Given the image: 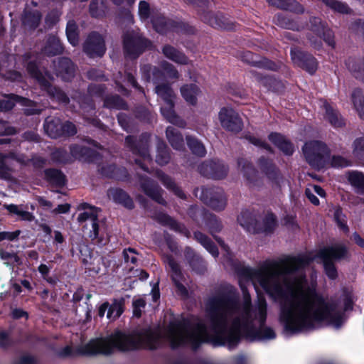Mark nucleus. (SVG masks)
Segmentation results:
<instances>
[{"mask_svg": "<svg viewBox=\"0 0 364 364\" xmlns=\"http://www.w3.org/2000/svg\"><path fill=\"white\" fill-rule=\"evenodd\" d=\"M242 300L220 294L210 298L206 304L208 326L200 319L173 322L164 329L141 328L129 333L117 331V350L122 352L140 348L156 349L168 341L172 348L188 346L196 348L210 341L217 346L234 348L241 337L250 340H272L274 330L265 326L267 302L262 296L252 303L250 294L240 283Z\"/></svg>", "mask_w": 364, "mask_h": 364, "instance_id": "f257e3e1", "label": "nucleus"}, {"mask_svg": "<svg viewBox=\"0 0 364 364\" xmlns=\"http://www.w3.org/2000/svg\"><path fill=\"white\" fill-rule=\"evenodd\" d=\"M309 263L305 256L289 257L248 272L255 287L258 284L279 303V321L288 335L312 331L323 324L339 328L343 323L336 306L318 294L316 279H306L303 270Z\"/></svg>", "mask_w": 364, "mask_h": 364, "instance_id": "f03ea898", "label": "nucleus"}, {"mask_svg": "<svg viewBox=\"0 0 364 364\" xmlns=\"http://www.w3.org/2000/svg\"><path fill=\"white\" fill-rule=\"evenodd\" d=\"M142 70L143 77H144L147 82L153 81L155 85V92L163 101V104L161 107L162 115L169 122L180 127H184L186 125L185 121L178 117L175 114L173 109L176 94L169 84L161 80V77H163V75L156 68H152L150 66H144Z\"/></svg>", "mask_w": 364, "mask_h": 364, "instance_id": "7ed1b4c3", "label": "nucleus"}, {"mask_svg": "<svg viewBox=\"0 0 364 364\" xmlns=\"http://www.w3.org/2000/svg\"><path fill=\"white\" fill-rule=\"evenodd\" d=\"M347 255L346 248L342 245H335L319 250L318 257L321 259L325 273L330 279H336L338 277L333 262L346 258Z\"/></svg>", "mask_w": 364, "mask_h": 364, "instance_id": "20e7f679", "label": "nucleus"}, {"mask_svg": "<svg viewBox=\"0 0 364 364\" xmlns=\"http://www.w3.org/2000/svg\"><path fill=\"white\" fill-rule=\"evenodd\" d=\"M303 153L308 163L316 168L323 167L329 159V150L321 141H311L304 144Z\"/></svg>", "mask_w": 364, "mask_h": 364, "instance_id": "39448f33", "label": "nucleus"}, {"mask_svg": "<svg viewBox=\"0 0 364 364\" xmlns=\"http://www.w3.org/2000/svg\"><path fill=\"white\" fill-rule=\"evenodd\" d=\"M239 223L248 232H270L276 225L274 215L267 213L262 220L253 218L247 213H242L237 218Z\"/></svg>", "mask_w": 364, "mask_h": 364, "instance_id": "423d86ee", "label": "nucleus"}, {"mask_svg": "<svg viewBox=\"0 0 364 364\" xmlns=\"http://www.w3.org/2000/svg\"><path fill=\"white\" fill-rule=\"evenodd\" d=\"M150 42L142 38L136 31H128L124 36V48L127 55L131 58H136L144 48L150 46Z\"/></svg>", "mask_w": 364, "mask_h": 364, "instance_id": "0eeeda50", "label": "nucleus"}, {"mask_svg": "<svg viewBox=\"0 0 364 364\" xmlns=\"http://www.w3.org/2000/svg\"><path fill=\"white\" fill-rule=\"evenodd\" d=\"M85 210L79 214L77 220L80 223H85L83 228L88 230L89 237L95 239L98 235V209L89 206L87 204L83 205Z\"/></svg>", "mask_w": 364, "mask_h": 364, "instance_id": "6e6552de", "label": "nucleus"}, {"mask_svg": "<svg viewBox=\"0 0 364 364\" xmlns=\"http://www.w3.org/2000/svg\"><path fill=\"white\" fill-rule=\"evenodd\" d=\"M221 126L226 130L237 132L242 129V121L237 113L231 107H223L218 113Z\"/></svg>", "mask_w": 364, "mask_h": 364, "instance_id": "1a4fd4ad", "label": "nucleus"}, {"mask_svg": "<svg viewBox=\"0 0 364 364\" xmlns=\"http://www.w3.org/2000/svg\"><path fill=\"white\" fill-rule=\"evenodd\" d=\"M106 50L105 41L98 33L93 32L84 44V51L91 58L102 57Z\"/></svg>", "mask_w": 364, "mask_h": 364, "instance_id": "9d476101", "label": "nucleus"}, {"mask_svg": "<svg viewBox=\"0 0 364 364\" xmlns=\"http://www.w3.org/2000/svg\"><path fill=\"white\" fill-rule=\"evenodd\" d=\"M198 170L202 175L215 179H221L228 173V168L220 161L203 163L199 166Z\"/></svg>", "mask_w": 364, "mask_h": 364, "instance_id": "9b49d317", "label": "nucleus"}, {"mask_svg": "<svg viewBox=\"0 0 364 364\" xmlns=\"http://www.w3.org/2000/svg\"><path fill=\"white\" fill-rule=\"evenodd\" d=\"M15 102L21 103L22 105L26 107H32L33 102L28 99L12 95L11 96L5 97L3 100H0V111H7L11 109L15 105ZM42 109L27 107L24 112L26 114H35L41 112Z\"/></svg>", "mask_w": 364, "mask_h": 364, "instance_id": "f8f14e48", "label": "nucleus"}, {"mask_svg": "<svg viewBox=\"0 0 364 364\" xmlns=\"http://www.w3.org/2000/svg\"><path fill=\"white\" fill-rule=\"evenodd\" d=\"M291 60L294 64L313 74L317 68L316 59L309 54L305 53L297 48L291 50Z\"/></svg>", "mask_w": 364, "mask_h": 364, "instance_id": "ddd939ff", "label": "nucleus"}, {"mask_svg": "<svg viewBox=\"0 0 364 364\" xmlns=\"http://www.w3.org/2000/svg\"><path fill=\"white\" fill-rule=\"evenodd\" d=\"M200 18L205 23L210 25L212 27L224 29H232L233 28L230 21L221 14L203 11L200 14Z\"/></svg>", "mask_w": 364, "mask_h": 364, "instance_id": "4468645a", "label": "nucleus"}, {"mask_svg": "<svg viewBox=\"0 0 364 364\" xmlns=\"http://www.w3.org/2000/svg\"><path fill=\"white\" fill-rule=\"evenodd\" d=\"M166 262L167 263L168 267L171 272V278L177 287L179 293L181 295H186L187 290L186 288L183 285L181 282L183 281V276L181 272L180 267L178 264L176 262V261L170 257H167L166 259Z\"/></svg>", "mask_w": 364, "mask_h": 364, "instance_id": "2eb2a0df", "label": "nucleus"}, {"mask_svg": "<svg viewBox=\"0 0 364 364\" xmlns=\"http://www.w3.org/2000/svg\"><path fill=\"white\" fill-rule=\"evenodd\" d=\"M321 107L325 110V119L334 127H341L344 122L338 112L335 110L327 102L321 100Z\"/></svg>", "mask_w": 364, "mask_h": 364, "instance_id": "dca6fc26", "label": "nucleus"}, {"mask_svg": "<svg viewBox=\"0 0 364 364\" xmlns=\"http://www.w3.org/2000/svg\"><path fill=\"white\" fill-rule=\"evenodd\" d=\"M181 95L184 100L189 105H196L198 97L201 91L198 85L195 84H186L180 89Z\"/></svg>", "mask_w": 364, "mask_h": 364, "instance_id": "f3484780", "label": "nucleus"}, {"mask_svg": "<svg viewBox=\"0 0 364 364\" xmlns=\"http://www.w3.org/2000/svg\"><path fill=\"white\" fill-rule=\"evenodd\" d=\"M151 23L154 30L160 33H166L174 27V23L172 21L166 19L162 14L159 13L153 16Z\"/></svg>", "mask_w": 364, "mask_h": 364, "instance_id": "a211bd4d", "label": "nucleus"}, {"mask_svg": "<svg viewBox=\"0 0 364 364\" xmlns=\"http://www.w3.org/2000/svg\"><path fill=\"white\" fill-rule=\"evenodd\" d=\"M158 14L155 7L151 6L150 4L146 1H140L138 6V15L140 20L147 25L151 23L153 16Z\"/></svg>", "mask_w": 364, "mask_h": 364, "instance_id": "6ab92c4d", "label": "nucleus"}, {"mask_svg": "<svg viewBox=\"0 0 364 364\" xmlns=\"http://www.w3.org/2000/svg\"><path fill=\"white\" fill-rule=\"evenodd\" d=\"M44 129L49 136L56 138L62 135L63 124L58 118H47Z\"/></svg>", "mask_w": 364, "mask_h": 364, "instance_id": "aec40b11", "label": "nucleus"}, {"mask_svg": "<svg viewBox=\"0 0 364 364\" xmlns=\"http://www.w3.org/2000/svg\"><path fill=\"white\" fill-rule=\"evenodd\" d=\"M162 53L169 60L178 64L185 65L188 63V58L181 52L171 46L166 45L163 47Z\"/></svg>", "mask_w": 364, "mask_h": 364, "instance_id": "412c9836", "label": "nucleus"}, {"mask_svg": "<svg viewBox=\"0 0 364 364\" xmlns=\"http://www.w3.org/2000/svg\"><path fill=\"white\" fill-rule=\"evenodd\" d=\"M269 139L285 154L291 155L293 154L294 151L293 145L282 135L277 133H272L269 134Z\"/></svg>", "mask_w": 364, "mask_h": 364, "instance_id": "4be33fe9", "label": "nucleus"}, {"mask_svg": "<svg viewBox=\"0 0 364 364\" xmlns=\"http://www.w3.org/2000/svg\"><path fill=\"white\" fill-rule=\"evenodd\" d=\"M107 196L109 198L112 199L116 203L122 204L128 208H132L133 207L132 199L124 191L121 189H109L107 192Z\"/></svg>", "mask_w": 364, "mask_h": 364, "instance_id": "5701e85b", "label": "nucleus"}, {"mask_svg": "<svg viewBox=\"0 0 364 364\" xmlns=\"http://www.w3.org/2000/svg\"><path fill=\"white\" fill-rule=\"evenodd\" d=\"M347 178L358 193H364V175L362 173L355 171H349L347 173Z\"/></svg>", "mask_w": 364, "mask_h": 364, "instance_id": "b1692460", "label": "nucleus"}, {"mask_svg": "<svg viewBox=\"0 0 364 364\" xmlns=\"http://www.w3.org/2000/svg\"><path fill=\"white\" fill-rule=\"evenodd\" d=\"M269 4L282 9L289 10L296 13H302L304 8L295 0H267Z\"/></svg>", "mask_w": 364, "mask_h": 364, "instance_id": "393cba45", "label": "nucleus"}, {"mask_svg": "<svg viewBox=\"0 0 364 364\" xmlns=\"http://www.w3.org/2000/svg\"><path fill=\"white\" fill-rule=\"evenodd\" d=\"M166 137L173 149L182 150L184 148L183 136L175 128L168 127L166 129Z\"/></svg>", "mask_w": 364, "mask_h": 364, "instance_id": "a878e982", "label": "nucleus"}, {"mask_svg": "<svg viewBox=\"0 0 364 364\" xmlns=\"http://www.w3.org/2000/svg\"><path fill=\"white\" fill-rule=\"evenodd\" d=\"M75 70V65L70 59L63 58L59 61L58 73L64 80H70L73 76Z\"/></svg>", "mask_w": 364, "mask_h": 364, "instance_id": "bb28decb", "label": "nucleus"}, {"mask_svg": "<svg viewBox=\"0 0 364 364\" xmlns=\"http://www.w3.org/2000/svg\"><path fill=\"white\" fill-rule=\"evenodd\" d=\"M145 193L159 203H164V200L161 196V190L152 182L148 181L141 184Z\"/></svg>", "mask_w": 364, "mask_h": 364, "instance_id": "cd10ccee", "label": "nucleus"}, {"mask_svg": "<svg viewBox=\"0 0 364 364\" xmlns=\"http://www.w3.org/2000/svg\"><path fill=\"white\" fill-rule=\"evenodd\" d=\"M352 101L360 118L364 119V90L355 89L352 94Z\"/></svg>", "mask_w": 364, "mask_h": 364, "instance_id": "c85d7f7f", "label": "nucleus"}, {"mask_svg": "<svg viewBox=\"0 0 364 364\" xmlns=\"http://www.w3.org/2000/svg\"><path fill=\"white\" fill-rule=\"evenodd\" d=\"M133 152L135 154H139V156L141 157V159L144 161V163H141L140 159H135L136 163L139 164V166L141 167V168L144 169V171H148V168L146 167V163L150 162L151 159L149 156L146 144L141 143V144H140L139 146V147L136 146V147L134 148Z\"/></svg>", "mask_w": 364, "mask_h": 364, "instance_id": "c756f323", "label": "nucleus"}, {"mask_svg": "<svg viewBox=\"0 0 364 364\" xmlns=\"http://www.w3.org/2000/svg\"><path fill=\"white\" fill-rule=\"evenodd\" d=\"M63 48L60 43L59 39L55 36L50 37L43 48V53L48 55L60 54Z\"/></svg>", "mask_w": 364, "mask_h": 364, "instance_id": "7c9ffc66", "label": "nucleus"}, {"mask_svg": "<svg viewBox=\"0 0 364 364\" xmlns=\"http://www.w3.org/2000/svg\"><path fill=\"white\" fill-rule=\"evenodd\" d=\"M4 207L9 213L18 215L23 220L32 221L34 219L33 214L23 210L21 205L9 204L4 205Z\"/></svg>", "mask_w": 364, "mask_h": 364, "instance_id": "2f4dec72", "label": "nucleus"}, {"mask_svg": "<svg viewBox=\"0 0 364 364\" xmlns=\"http://www.w3.org/2000/svg\"><path fill=\"white\" fill-rule=\"evenodd\" d=\"M41 20V14L38 11L29 12L28 8L26 9L23 17V23L26 27L34 28L38 26Z\"/></svg>", "mask_w": 364, "mask_h": 364, "instance_id": "473e14b6", "label": "nucleus"}, {"mask_svg": "<svg viewBox=\"0 0 364 364\" xmlns=\"http://www.w3.org/2000/svg\"><path fill=\"white\" fill-rule=\"evenodd\" d=\"M160 220L164 224L169 226L171 229L177 231L184 236L188 237L190 235V232L181 224L178 223L173 218L169 217L167 215H162L161 216Z\"/></svg>", "mask_w": 364, "mask_h": 364, "instance_id": "72a5a7b5", "label": "nucleus"}, {"mask_svg": "<svg viewBox=\"0 0 364 364\" xmlns=\"http://www.w3.org/2000/svg\"><path fill=\"white\" fill-rule=\"evenodd\" d=\"M161 67L162 69V71L159 70L158 68H156L162 75L163 77H161V80L164 81L166 77H168L170 79H178L179 77L178 72L177 70L174 68V66L166 62V61H162L161 63Z\"/></svg>", "mask_w": 364, "mask_h": 364, "instance_id": "f704fd0d", "label": "nucleus"}, {"mask_svg": "<svg viewBox=\"0 0 364 364\" xmlns=\"http://www.w3.org/2000/svg\"><path fill=\"white\" fill-rule=\"evenodd\" d=\"M195 238L213 256L217 257L218 252L214 244L205 235L197 232L194 234Z\"/></svg>", "mask_w": 364, "mask_h": 364, "instance_id": "c9c22d12", "label": "nucleus"}, {"mask_svg": "<svg viewBox=\"0 0 364 364\" xmlns=\"http://www.w3.org/2000/svg\"><path fill=\"white\" fill-rule=\"evenodd\" d=\"M170 159L166 145L163 141H159L156 161L160 165L166 164Z\"/></svg>", "mask_w": 364, "mask_h": 364, "instance_id": "e433bc0d", "label": "nucleus"}, {"mask_svg": "<svg viewBox=\"0 0 364 364\" xmlns=\"http://www.w3.org/2000/svg\"><path fill=\"white\" fill-rule=\"evenodd\" d=\"M156 175L158 178L164 183V185L168 188L173 189L178 197L183 198L185 196L183 191L176 186L174 182L171 180V178L166 176L164 173H162L160 171H156Z\"/></svg>", "mask_w": 364, "mask_h": 364, "instance_id": "4c0bfd02", "label": "nucleus"}, {"mask_svg": "<svg viewBox=\"0 0 364 364\" xmlns=\"http://www.w3.org/2000/svg\"><path fill=\"white\" fill-rule=\"evenodd\" d=\"M187 144L192 152L199 156H205L206 151L203 144L195 138L187 136Z\"/></svg>", "mask_w": 364, "mask_h": 364, "instance_id": "58836bf2", "label": "nucleus"}, {"mask_svg": "<svg viewBox=\"0 0 364 364\" xmlns=\"http://www.w3.org/2000/svg\"><path fill=\"white\" fill-rule=\"evenodd\" d=\"M66 35L70 44H72L73 46H75L78 44L77 28L74 21H69L68 22Z\"/></svg>", "mask_w": 364, "mask_h": 364, "instance_id": "ea45409f", "label": "nucleus"}, {"mask_svg": "<svg viewBox=\"0 0 364 364\" xmlns=\"http://www.w3.org/2000/svg\"><path fill=\"white\" fill-rule=\"evenodd\" d=\"M123 304L122 301H114L108 309L107 317L110 320H115L122 314Z\"/></svg>", "mask_w": 364, "mask_h": 364, "instance_id": "a19ab883", "label": "nucleus"}, {"mask_svg": "<svg viewBox=\"0 0 364 364\" xmlns=\"http://www.w3.org/2000/svg\"><path fill=\"white\" fill-rule=\"evenodd\" d=\"M27 70L28 73L31 74V75L33 77L36 78L42 86H43L44 87H48V81L46 80V77L42 75V73L38 70L36 64L30 63L28 65Z\"/></svg>", "mask_w": 364, "mask_h": 364, "instance_id": "79ce46f5", "label": "nucleus"}, {"mask_svg": "<svg viewBox=\"0 0 364 364\" xmlns=\"http://www.w3.org/2000/svg\"><path fill=\"white\" fill-rule=\"evenodd\" d=\"M46 176L52 182L58 185H63L65 183L64 175L58 170L49 169L46 171Z\"/></svg>", "mask_w": 364, "mask_h": 364, "instance_id": "37998d69", "label": "nucleus"}, {"mask_svg": "<svg viewBox=\"0 0 364 364\" xmlns=\"http://www.w3.org/2000/svg\"><path fill=\"white\" fill-rule=\"evenodd\" d=\"M218 198H212L210 201V205L216 210H223L226 205V198L222 192L218 193Z\"/></svg>", "mask_w": 364, "mask_h": 364, "instance_id": "c03bdc74", "label": "nucleus"}, {"mask_svg": "<svg viewBox=\"0 0 364 364\" xmlns=\"http://www.w3.org/2000/svg\"><path fill=\"white\" fill-rule=\"evenodd\" d=\"M275 23L283 28H286L288 29H297L298 27L296 24L291 21L289 18L283 16L282 14H278L274 18Z\"/></svg>", "mask_w": 364, "mask_h": 364, "instance_id": "a18cd8bd", "label": "nucleus"}, {"mask_svg": "<svg viewBox=\"0 0 364 364\" xmlns=\"http://www.w3.org/2000/svg\"><path fill=\"white\" fill-rule=\"evenodd\" d=\"M323 3L332 9L340 13H348V7L346 4L336 0H323Z\"/></svg>", "mask_w": 364, "mask_h": 364, "instance_id": "49530a36", "label": "nucleus"}, {"mask_svg": "<svg viewBox=\"0 0 364 364\" xmlns=\"http://www.w3.org/2000/svg\"><path fill=\"white\" fill-rule=\"evenodd\" d=\"M104 3L103 0H92L90 6V11L92 16L98 17L103 13Z\"/></svg>", "mask_w": 364, "mask_h": 364, "instance_id": "de8ad7c7", "label": "nucleus"}, {"mask_svg": "<svg viewBox=\"0 0 364 364\" xmlns=\"http://www.w3.org/2000/svg\"><path fill=\"white\" fill-rule=\"evenodd\" d=\"M0 257L2 260L5 261L7 264H20V259L15 253L8 252L4 250H0Z\"/></svg>", "mask_w": 364, "mask_h": 364, "instance_id": "09e8293b", "label": "nucleus"}, {"mask_svg": "<svg viewBox=\"0 0 364 364\" xmlns=\"http://www.w3.org/2000/svg\"><path fill=\"white\" fill-rule=\"evenodd\" d=\"M105 106L110 108H117V109H124L125 104L124 101L118 96H114L109 98L106 99L105 102Z\"/></svg>", "mask_w": 364, "mask_h": 364, "instance_id": "8fccbe9b", "label": "nucleus"}, {"mask_svg": "<svg viewBox=\"0 0 364 364\" xmlns=\"http://www.w3.org/2000/svg\"><path fill=\"white\" fill-rule=\"evenodd\" d=\"M333 215H334V219L336 221L339 228L344 231H347L348 227L346 225V217L342 213V211L340 208H336L334 209Z\"/></svg>", "mask_w": 364, "mask_h": 364, "instance_id": "3c124183", "label": "nucleus"}, {"mask_svg": "<svg viewBox=\"0 0 364 364\" xmlns=\"http://www.w3.org/2000/svg\"><path fill=\"white\" fill-rule=\"evenodd\" d=\"M353 153L358 159H364V138L358 139L354 141Z\"/></svg>", "mask_w": 364, "mask_h": 364, "instance_id": "603ef678", "label": "nucleus"}, {"mask_svg": "<svg viewBox=\"0 0 364 364\" xmlns=\"http://www.w3.org/2000/svg\"><path fill=\"white\" fill-rule=\"evenodd\" d=\"M330 163L335 168H344L351 165L350 161L340 156H333Z\"/></svg>", "mask_w": 364, "mask_h": 364, "instance_id": "864d4df0", "label": "nucleus"}, {"mask_svg": "<svg viewBox=\"0 0 364 364\" xmlns=\"http://www.w3.org/2000/svg\"><path fill=\"white\" fill-rule=\"evenodd\" d=\"M0 178L9 179L11 178L10 169L5 164V156L0 154Z\"/></svg>", "mask_w": 364, "mask_h": 364, "instance_id": "5fc2aeb1", "label": "nucleus"}, {"mask_svg": "<svg viewBox=\"0 0 364 364\" xmlns=\"http://www.w3.org/2000/svg\"><path fill=\"white\" fill-rule=\"evenodd\" d=\"M238 166L239 167L242 168V170L244 171V174L248 179L250 178V174H253L255 173V171L252 168V165L244 159H241L238 161Z\"/></svg>", "mask_w": 364, "mask_h": 364, "instance_id": "6e6d98bb", "label": "nucleus"}, {"mask_svg": "<svg viewBox=\"0 0 364 364\" xmlns=\"http://www.w3.org/2000/svg\"><path fill=\"white\" fill-rule=\"evenodd\" d=\"M146 302L143 299H138L133 301V314L135 316L139 317L141 315L142 309L145 307Z\"/></svg>", "mask_w": 364, "mask_h": 364, "instance_id": "4d7b16f0", "label": "nucleus"}, {"mask_svg": "<svg viewBox=\"0 0 364 364\" xmlns=\"http://www.w3.org/2000/svg\"><path fill=\"white\" fill-rule=\"evenodd\" d=\"M124 261L127 263L135 264L137 260L136 252L132 248H128L123 252Z\"/></svg>", "mask_w": 364, "mask_h": 364, "instance_id": "13d9d810", "label": "nucleus"}, {"mask_svg": "<svg viewBox=\"0 0 364 364\" xmlns=\"http://www.w3.org/2000/svg\"><path fill=\"white\" fill-rule=\"evenodd\" d=\"M62 131V135L66 134L69 136L74 135L77 132L75 126L73 123L68 122L63 124Z\"/></svg>", "mask_w": 364, "mask_h": 364, "instance_id": "bf43d9fd", "label": "nucleus"}, {"mask_svg": "<svg viewBox=\"0 0 364 364\" xmlns=\"http://www.w3.org/2000/svg\"><path fill=\"white\" fill-rule=\"evenodd\" d=\"M305 193H306V197L314 205L319 204V200L315 196L316 193H314V191L313 188L311 187V186L308 187L306 189Z\"/></svg>", "mask_w": 364, "mask_h": 364, "instance_id": "052dcab7", "label": "nucleus"}, {"mask_svg": "<svg viewBox=\"0 0 364 364\" xmlns=\"http://www.w3.org/2000/svg\"><path fill=\"white\" fill-rule=\"evenodd\" d=\"M247 139L252 144H253L255 146L264 148L265 149H269V146L264 141H262L261 139L256 138L253 136H249L247 137Z\"/></svg>", "mask_w": 364, "mask_h": 364, "instance_id": "680f3d73", "label": "nucleus"}, {"mask_svg": "<svg viewBox=\"0 0 364 364\" xmlns=\"http://www.w3.org/2000/svg\"><path fill=\"white\" fill-rule=\"evenodd\" d=\"M38 272L41 273L44 279L47 280L49 282H51L50 278L48 277L50 268L46 264H41L38 267Z\"/></svg>", "mask_w": 364, "mask_h": 364, "instance_id": "e2e57ef3", "label": "nucleus"}, {"mask_svg": "<svg viewBox=\"0 0 364 364\" xmlns=\"http://www.w3.org/2000/svg\"><path fill=\"white\" fill-rule=\"evenodd\" d=\"M70 205L68 203L59 205L56 208L52 210L53 214L66 213L70 210Z\"/></svg>", "mask_w": 364, "mask_h": 364, "instance_id": "0e129e2a", "label": "nucleus"}, {"mask_svg": "<svg viewBox=\"0 0 364 364\" xmlns=\"http://www.w3.org/2000/svg\"><path fill=\"white\" fill-rule=\"evenodd\" d=\"M65 151L63 150H58L53 153V158L59 162H66L68 161L67 156H65Z\"/></svg>", "mask_w": 364, "mask_h": 364, "instance_id": "69168bd1", "label": "nucleus"}, {"mask_svg": "<svg viewBox=\"0 0 364 364\" xmlns=\"http://www.w3.org/2000/svg\"><path fill=\"white\" fill-rule=\"evenodd\" d=\"M10 343V339L7 333L0 331V346L6 347Z\"/></svg>", "mask_w": 364, "mask_h": 364, "instance_id": "338daca9", "label": "nucleus"}, {"mask_svg": "<svg viewBox=\"0 0 364 364\" xmlns=\"http://www.w3.org/2000/svg\"><path fill=\"white\" fill-rule=\"evenodd\" d=\"M20 230L14 232H2L4 240H14L18 237Z\"/></svg>", "mask_w": 364, "mask_h": 364, "instance_id": "774afa93", "label": "nucleus"}]
</instances>
